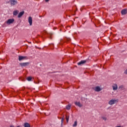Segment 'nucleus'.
<instances>
[{"label": "nucleus", "mask_w": 127, "mask_h": 127, "mask_svg": "<svg viewBox=\"0 0 127 127\" xmlns=\"http://www.w3.org/2000/svg\"><path fill=\"white\" fill-rule=\"evenodd\" d=\"M118 102H119L118 100L111 99L109 101L108 104L109 105H114V104H116V103H118Z\"/></svg>", "instance_id": "nucleus-1"}, {"label": "nucleus", "mask_w": 127, "mask_h": 127, "mask_svg": "<svg viewBox=\"0 0 127 127\" xmlns=\"http://www.w3.org/2000/svg\"><path fill=\"white\" fill-rule=\"evenodd\" d=\"M28 59L27 57H24L22 56H18V60L19 61H21V60H26Z\"/></svg>", "instance_id": "nucleus-2"}, {"label": "nucleus", "mask_w": 127, "mask_h": 127, "mask_svg": "<svg viewBox=\"0 0 127 127\" xmlns=\"http://www.w3.org/2000/svg\"><path fill=\"white\" fill-rule=\"evenodd\" d=\"M13 22H14V19L13 18L9 19L6 21L7 24H11V23H13Z\"/></svg>", "instance_id": "nucleus-3"}, {"label": "nucleus", "mask_w": 127, "mask_h": 127, "mask_svg": "<svg viewBox=\"0 0 127 127\" xmlns=\"http://www.w3.org/2000/svg\"><path fill=\"white\" fill-rule=\"evenodd\" d=\"M19 65L21 67H25V66H28V65H29V63H21L19 64Z\"/></svg>", "instance_id": "nucleus-4"}, {"label": "nucleus", "mask_w": 127, "mask_h": 127, "mask_svg": "<svg viewBox=\"0 0 127 127\" xmlns=\"http://www.w3.org/2000/svg\"><path fill=\"white\" fill-rule=\"evenodd\" d=\"M94 90L95 92H100L102 91V88L100 86H96L94 88Z\"/></svg>", "instance_id": "nucleus-5"}, {"label": "nucleus", "mask_w": 127, "mask_h": 127, "mask_svg": "<svg viewBox=\"0 0 127 127\" xmlns=\"http://www.w3.org/2000/svg\"><path fill=\"white\" fill-rule=\"evenodd\" d=\"M113 90L114 91H117L118 90V84L115 83L112 86Z\"/></svg>", "instance_id": "nucleus-6"}, {"label": "nucleus", "mask_w": 127, "mask_h": 127, "mask_svg": "<svg viewBox=\"0 0 127 127\" xmlns=\"http://www.w3.org/2000/svg\"><path fill=\"white\" fill-rule=\"evenodd\" d=\"M10 1L11 2V4L13 5H14L17 3V1L16 0H10Z\"/></svg>", "instance_id": "nucleus-7"}, {"label": "nucleus", "mask_w": 127, "mask_h": 127, "mask_svg": "<svg viewBox=\"0 0 127 127\" xmlns=\"http://www.w3.org/2000/svg\"><path fill=\"white\" fill-rule=\"evenodd\" d=\"M28 22L30 25H32V17H31V16L29 17Z\"/></svg>", "instance_id": "nucleus-8"}, {"label": "nucleus", "mask_w": 127, "mask_h": 127, "mask_svg": "<svg viewBox=\"0 0 127 127\" xmlns=\"http://www.w3.org/2000/svg\"><path fill=\"white\" fill-rule=\"evenodd\" d=\"M74 104L75 106H78L79 108L83 107V105H82L80 102H76Z\"/></svg>", "instance_id": "nucleus-9"}, {"label": "nucleus", "mask_w": 127, "mask_h": 127, "mask_svg": "<svg viewBox=\"0 0 127 127\" xmlns=\"http://www.w3.org/2000/svg\"><path fill=\"white\" fill-rule=\"evenodd\" d=\"M121 13L123 14V15H125V14H127V9H123L121 11Z\"/></svg>", "instance_id": "nucleus-10"}, {"label": "nucleus", "mask_w": 127, "mask_h": 127, "mask_svg": "<svg viewBox=\"0 0 127 127\" xmlns=\"http://www.w3.org/2000/svg\"><path fill=\"white\" fill-rule=\"evenodd\" d=\"M85 63H86V61H81L79 63H78L77 64L78 65H82V64H85Z\"/></svg>", "instance_id": "nucleus-11"}, {"label": "nucleus", "mask_w": 127, "mask_h": 127, "mask_svg": "<svg viewBox=\"0 0 127 127\" xmlns=\"http://www.w3.org/2000/svg\"><path fill=\"white\" fill-rule=\"evenodd\" d=\"M23 14H24V11H22V12H20L18 15V17L19 18H20L21 16H22Z\"/></svg>", "instance_id": "nucleus-12"}, {"label": "nucleus", "mask_w": 127, "mask_h": 127, "mask_svg": "<svg viewBox=\"0 0 127 127\" xmlns=\"http://www.w3.org/2000/svg\"><path fill=\"white\" fill-rule=\"evenodd\" d=\"M24 127H30V124L27 123H25L24 124Z\"/></svg>", "instance_id": "nucleus-13"}, {"label": "nucleus", "mask_w": 127, "mask_h": 127, "mask_svg": "<svg viewBox=\"0 0 127 127\" xmlns=\"http://www.w3.org/2000/svg\"><path fill=\"white\" fill-rule=\"evenodd\" d=\"M18 10H15L13 11V15H17V14H18Z\"/></svg>", "instance_id": "nucleus-14"}, {"label": "nucleus", "mask_w": 127, "mask_h": 127, "mask_svg": "<svg viewBox=\"0 0 127 127\" xmlns=\"http://www.w3.org/2000/svg\"><path fill=\"white\" fill-rule=\"evenodd\" d=\"M119 90H121L122 91L123 90L125 89V86H124V85H121L119 86Z\"/></svg>", "instance_id": "nucleus-15"}, {"label": "nucleus", "mask_w": 127, "mask_h": 127, "mask_svg": "<svg viewBox=\"0 0 127 127\" xmlns=\"http://www.w3.org/2000/svg\"><path fill=\"white\" fill-rule=\"evenodd\" d=\"M66 110H70L71 109V105L68 104L67 106L66 107Z\"/></svg>", "instance_id": "nucleus-16"}, {"label": "nucleus", "mask_w": 127, "mask_h": 127, "mask_svg": "<svg viewBox=\"0 0 127 127\" xmlns=\"http://www.w3.org/2000/svg\"><path fill=\"white\" fill-rule=\"evenodd\" d=\"M27 80L28 81H31V80H32V77H31V76L28 77L27 78Z\"/></svg>", "instance_id": "nucleus-17"}, {"label": "nucleus", "mask_w": 127, "mask_h": 127, "mask_svg": "<svg viewBox=\"0 0 127 127\" xmlns=\"http://www.w3.org/2000/svg\"><path fill=\"white\" fill-rule=\"evenodd\" d=\"M66 123H68L69 122V116H66Z\"/></svg>", "instance_id": "nucleus-18"}, {"label": "nucleus", "mask_w": 127, "mask_h": 127, "mask_svg": "<svg viewBox=\"0 0 127 127\" xmlns=\"http://www.w3.org/2000/svg\"><path fill=\"white\" fill-rule=\"evenodd\" d=\"M73 127H77V121L74 122V124L73 125Z\"/></svg>", "instance_id": "nucleus-19"}, {"label": "nucleus", "mask_w": 127, "mask_h": 127, "mask_svg": "<svg viewBox=\"0 0 127 127\" xmlns=\"http://www.w3.org/2000/svg\"><path fill=\"white\" fill-rule=\"evenodd\" d=\"M71 41V40L69 38H66L65 40V41H68L70 42Z\"/></svg>", "instance_id": "nucleus-20"}, {"label": "nucleus", "mask_w": 127, "mask_h": 127, "mask_svg": "<svg viewBox=\"0 0 127 127\" xmlns=\"http://www.w3.org/2000/svg\"><path fill=\"white\" fill-rule=\"evenodd\" d=\"M63 42H64V41H63V39H61L60 41V44H63Z\"/></svg>", "instance_id": "nucleus-21"}, {"label": "nucleus", "mask_w": 127, "mask_h": 127, "mask_svg": "<svg viewBox=\"0 0 127 127\" xmlns=\"http://www.w3.org/2000/svg\"><path fill=\"white\" fill-rule=\"evenodd\" d=\"M102 119H103L104 121H107V117H102Z\"/></svg>", "instance_id": "nucleus-22"}, {"label": "nucleus", "mask_w": 127, "mask_h": 127, "mask_svg": "<svg viewBox=\"0 0 127 127\" xmlns=\"http://www.w3.org/2000/svg\"><path fill=\"white\" fill-rule=\"evenodd\" d=\"M64 122V119H63V118H62V120H61L62 125L63 124Z\"/></svg>", "instance_id": "nucleus-23"}, {"label": "nucleus", "mask_w": 127, "mask_h": 127, "mask_svg": "<svg viewBox=\"0 0 127 127\" xmlns=\"http://www.w3.org/2000/svg\"><path fill=\"white\" fill-rule=\"evenodd\" d=\"M21 81H22L23 82H24V81H25V79H22L21 80Z\"/></svg>", "instance_id": "nucleus-24"}, {"label": "nucleus", "mask_w": 127, "mask_h": 127, "mask_svg": "<svg viewBox=\"0 0 127 127\" xmlns=\"http://www.w3.org/2000/svg\"><path fill=\"white\" fill-rule=\"evenodd\" d=\"M45 1H46V2L49 1V0H45Z\"/></svg>", "instance_id": "nucleus-25"}, {"label": "nucleus", "mask_w": 127, "mask_h": 127, "mask_svg": "<svg viewBox=\"0 0 127 127\" xmlns=\"http://www.w3.org/2000/svg\"><path fill=\"white\" fill-rule=\"evenodd\" d=\"M62 119H63V120H64V116H63Z\"/></svg>", "instance_id": "nucleus-26"}, {"label": "nucleus", "mask_w": 127, "mask_h": 127, "mask_svg": "<svg viewBox=\"0 0 127 127\" xmlns=\"http://www.w3.org/2000/svg\"><path fill=\"white\" fill-rule=\"evenodd\" d=\"M10 127H13V126H11Z\"/></svg>", "instance_id": "nucleus-27"}]
</instances>
